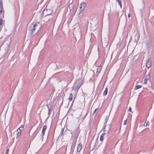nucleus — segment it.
<instances>
[{"instance_id":"f257e3e1","label":"nucleus","mask_w":154,"mask_h":154,"mask_svg":"<svg viewBox=\"0 0 154 154\" xmlns=\"http://www.w3.org/2000/svg\"><path fill=\"white\" fill-rule=\"evenodd\" d=\"M76 84H78L76 86L75 85L73 88L76 89L77 91H78L79 88L83 83V81L82 80H78L76 82Z\"/></svg>"},{"instance_id":"f03ea898","label":"nucleus","mask_w":154,"mask_h":154,"mask_svg":"<svg viewBox=\"0 0 154 154\" xmlns=\"http://www.w3.org/2000/svg\"><path fill=\"white\" fill-rule=\"evenodd\" d=\"M53 12V11L51 9H48L46 10H44L43 11L42 14L45 17H46L51 15Z\"/></svg>"},{"instance_id":"7ed1b4c3","label":"nucleus","mask_w":154,"mask_h":154,"mask_svg":"<svg viewBox=\"0 0 154 154\" xmlns=\"http://www.w3.org/2000/svg\"><path fill=\"white\" fill-rule=\"evenodd\" d=\"M112 125L111 124H109L108 125H106L104 128V131L105 132V134L106 133L108 134L111 128Z\"/></svg>"},{"instance_id":"20e7f679","label":"nucleus","mask_w":154,"mask_h":154,"mask_svg":"<svg viewBox=\"0 0 154 154\" xmlns=\"http://www.w3.org/2000/svg\"><path fill=\"white\" fill-rule=\"evenodd\" d=\"M34 25L32 26L34 27L32 29H41L42 26L41 23L39 22H37L36 23H34Z\"/></svg>"},{"instance_id":"39448f33","label":"nucleus","mask_w":154,"mask_h":154,"mask_svg":"<svg viewBox=\"0 0 154 154\" xmlns=\"http://www.w3.org/2000/svg\"><path fill=\"white\" fill-rule=\"evenodd\" d=\"M36 29H30L29 32L31 33L32 35H35L39 31V30H36Z\"/></svg>"},{"instance_id":"423d86ee","label":"nucleus","mask_w":154,"mask_h":154,"mask_svg":"<svg viewBox=\"0 0 154 154\" xmlns=\"http://www.w3.org/2000/svg\"><path fill=\"white\" fill-rule=\"evenodd\" d=\"M4 13V11L3 9V5L2 1H0V14L2 13L3 14Z\"/></svg>"},{"instance_id":"0eeeda50","label":"nucleus","mask_w":154,"mask_h":154,"mask_svg":"<svg viewBox=\"0 0 154 154\" xmlns=\"http://www.w3.org/2000/svg\"><path fill=\"white\" fill-rule=\"evenodd\" d=\"M47 128V126L46 125H45L43 126L42 131V138L43 139V136L44 135V134L45 132V131L46 129Z\"/></svg>"},{"instance_id":"6e6552de","label":"nucleus","mask_w":154,"mask_h":154,"mask_svg":"<svg viewBox=\"0 0 154 154\" xmlns=\"http://www.w3.org/2000/svg\"><path fill=\"white\" fill-rule=\"evenodd\" d=\"M80 8H82L83 9L86 5V4L85 2H83L80 4Z\"/></svg>"},{"instance_id":"1a4fd4ad","label":"nucleus","mask_w":154,"mask_h":154,"mask_svg":"<svg viewBox=\"0 0 154 154\" xmlns=\"http://www.w3.org/2000/svg\"><path fill=\"white\" fill-rule=\"evenodd\" d=\"M82 148V145L81 144H79L77 148V152H79L81 150Z\"/></svg>"},{"instance_id":"9d476101","label":"nucleus","mask_w":154,"mask_h":154,"mask_svg":"<svg viewBox=\"0 0 154 154\" xmlns=\"http://www.w3.org/2000/svg\"><path fill=\"white\" fill-rule=\"evenodd\" d=\"M105 133L104 134H102L100 136V140L101 141H102L103 140V137L105 135Z\"/></svg>"},{"instance_id":"9b49d317","label":"nucleus","mask_w":154,"mask_h":154,"mask_svg":"<svg viewBox=\"0 0 154 154\" xmlns=\"http://www.w3.org/2000/svg\"><path fill=\"white\" fill-rule=\"evenodd\" d=\"M150 78V75L148 74L146 75L145 78V80H146L147 81Z\"/></svg>"},{"instance_id":"f8f14e48","label":"nucleus","mask_w":154,"mask_h":154,"mask_svg":"<svg viewBox=\"0 0 154 154\" xmlns=\"http://www.w3.org/2000/svg\"><path fill=\"white\" fill-rule=\"evenodd\" d=\"M24 127V125H22L17 130H19V131H21V130H23V128Z\"/></svg>"},{"instance_id":"ddd939ff","label":"nucleus","mask_w":154,"mask_h":154,"mask_svg":"<svg viewBox=\"0 0 154 154\" xmlns=\"http://www.w3.org/2000/svg\"><path fill=\"white\" fill-rule=\"evenodd\" d=\"M107 93V88H105V89L103 93V96H106V95Z\"/></svg>"},{"instance_id":"4468645a","label":"nucleus","mask_w":154,"mask_h":154,"mask_svg":"<svg viewBox=\"0 0 154 154\" xmlns=\"http://www.w3.org/2000/svg\"><path fill=\"white\" fill-rule=\"evenodd\" d=\"M122 0H116V1L118 2L119 5L120 6L121 8H122V4L121 3V1Z\"/></svg>"},{"instance_id":"2eb2a0df","label":"nucleus","mask_w":154,"mask_h":154,"mask_svg":"<svg viewBox=\"0 0 154 154\" xmlns=\"http://www.w3.org/2000/svg\"><path fill=\"white\" fill-rule=\"evenodd\" d=\"M72 94H70L69 97V102L71 101L72 100Z\"/></svg>"},{"instance_id":"dca6fc26","label":"nucleus","mask_w":154,"mask_h":154,"mask_svg":"<svg viewBox=\"0 0 154 154\" xmlns=\"http://www.w3.org/2000/svg\"><path fill=\"white\" fill-rule=\"evenodd\" d=\"M17 137L18 138L19 137L21 134V131H19L18 130H17Z\"/></svg>"},{"instance_id":"f3484780","label":"nucleus","mask_w":154,"mask_h":154,"mask_svg":"<svg viewBox=\"0 0 154 154\" xmlns=\"http://www.w3.org/2000/svg\"><path fill=\"white\" fill-rule=\"evenodd\" d=\"M102 69V66H100L97 69V72L99 73L100 72Z\"/></svg>"},{"instance_id":"a211bd4d","label":"nucleus","mask_w":154,"mask_h":154,"mask_svg":"<svg viewBox=\"0 0 154 154\" xmlns=\"http://www.w3.org/2000/svg\"><path fill=\"white\" fill-rule=\"evenodd\" d=\"M34 25V23L30 24V25L29 26V29H32V28H33V27H34V26H32Z\"/></svg>"},{"instance_id":"6ab92c4d","label":"nucleus","mask_w":154,"mask_h":154,"mask_svg":"<svg viewBox=\"0 0 154 154\" xmlns=\"http://www.w3.org/2000/svg\"><path fill=\"white\" fill-rule=\"evenodd\" d=\"M64 129L63 128L62 129L61 131L60 132V134L59 135V136H61L62 135H63V131H64Z\"/></svg>"},{"instance_id":"aec40b11","label":"nucleus","mask_w":154,"mask_h":154,"mask_svg":"<svg viewBox=\"0 0 154 154\" xmlns=\"http://www.w3.org/2000/svg\"><path fill=\"white\" fill-rule=\"evenodd\" d=\"M142 86L141 85H137L135 88V89H138L141 88Z\"/></svg>"},{"instance_id":"412c9836","label":"nucleus","mask_w":154,"mask_h":154,"mask_svg":"<svg viewBox=\"0 0 154 154\" xmlns=\"http://www.w3.org/2000/svg\"><path fill=\"white\" fill-rule=\"evenodd\" d=\"M47 106L48 109V110H51V106L50 104L47 105Z\"/></svg>"},{"instance_id":"4be33fe9","label":"nucleus","mask_w":154,"mask_h":154,"mask_svg":"<svg viewBox=\"0 0 154 154\" xmlns=\"http://www.w3.org/2000/svg\"><path fill=\"white\" fill-rule=\"evenodd\" d=\"M149 125V122H148L147 123L145 122L144 124V126L145 127L147 126V125Z\"/></svg>"},{"instance_id":"5701e85b","label":"nucleus","mask_w":154,"mask_h":154,"mask_svg":"<svg viewBox=\"0 0 154 154\" xmlns=\"http://www.w3.org/2000/svg\"><path fill=\"white\" fill-rule=\"evenodd\" d=\"M48 118L50 116V112H51V110H48Z\"/></svg>"},{"instance_id":"b1692460","label":"nucleus","mask_w":154,"mask_h":154,"mask_svg":"<svg viewBox=\"0 0 154 154\" xmlns=\"http://www.w3.org/2000/svg\"><path fill=\"white\" fill-rule=\"evenodd\" d=\"M127 119H126L123 122V124L124 125H126V123H127Z\"/></svg>"},{"instance_id":"393cba45","label":"nucleus","mask_w":154,"mask_h":154,"mask_svg":"<svg viewBox=\"0 0 154 154\" xmlns=\"http://www.w3.org/2000/svg\"><path fill=\"white\" fill-rule=\"evenodd\" d=\"M146 67L148 68H149L151 66L150 64L148 65V63H146Z\"/></svg>"},{"instance_id":"a878e982","label":"nucleus","mask_w":154,"mask_h":154,"mask_svg":"<svg viewBox=\"0 0 154 154\" xmlns=\"http://www.w3.org/2000/svg\"><path fill=\"white\" fill-rule=\"evenodd\" d=\"M97 108H96V109H95L94 110V111H93V115H94V114L96 112V110H97Z\"/></svg>"},{"instance_id":"bb28decb","label":"nucleus","mask_w":154,"mask_h":154,"mask_svg":"<svg viewBox=\"0 0 154 154\" xmlns=\"http://www.w3.org/2000/svg\"><path fill=\"white\" fill-rule=\"evenodd\" d=\"M9 151V149H7V151L6 152V153L5 154H8V151Z\"/></svg>"},{"instance_id":"cd10ccee","label":"nucleus","mask_w":154,"mask_h":154,"mask_svg":"<svg viewBox=\"0 0 154 154\" xmlns=\"http://www.w3.org/2000/svg\"><path fill=\"white\" fill-rule=\"evenodd\" d=\"M143 81H144V84H146L147 81L146 80H145V79H144Z\"/></svg>"},{"instance_id":"c85d7f7f","label":"nucleus","mask_w":154,"mask_h":154,"mask_svg":"<svg viewBox=\"0 0 154 154\" xmlns=\"http://www.w3.org/2000/svg\"><path fill=\"white\" fill-rule=\"evenodd\" d=\"M128 111L130 112L131 111V107L129 108Z\"/></svg>"},{"instance_id":"c756f323","label":"nucleus","mask_w":154,"mask_h":154,"mask_svg":"<svg viewBox=\"0 0 154 154\" xmlns=\"http://www.w3.org/2000/svg\"><path fill=\"white\" fill-rule=\"evenodd\" d=\"M2 24V20L0 19V25H1Z\"/></svg>"},{"instance_id":"7c9ffc66","label":"nucleus","mask_w":154,"mask_h":154,"mask_svg":"<svg viewBox=\"0 0 154 154\" xmlns=\"http://www.w3.org/2000/svg\"><path fill=\"white\" fill-rule=\"evenodd\" d=\"M128 17H130V14H129L128 15Z\"/></svg>"},{"instance_id":"2f4dec72","label":"nucleus","mask_w":154,"mask_h":154,"mask_svg":"<svg viewBox=\"0 0 154 154\" xmlns=\"http://www.w3.org/2000/svg\"><path fill=\"white\" fill-rule=\"evenodd\" d=\"M88 25H91V23H88Z\"/></svg>"}]
</instances>
